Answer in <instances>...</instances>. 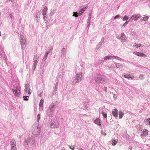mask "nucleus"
Returning a JSON list of instances; mask_svg holds the SVG:
<instances>
[{"label": "nucleus", "mask_w": 150, "mask_h": 150, "mask_svg": "<svg viewBox=\"0 0 150 150\" xmlns=\"http://www.w3.org/2000/svg\"><path fill=\"white\" fill-rule=\"evenodd\" d=\"M47 10V7H45V8H44L42 11V14L43 16L45 15L46 14Z\"/></svg>", "instance_id": "nucleus-24"}, {"label": "nucleus", "mask_w": 150, "mask_h": 150, "mask_svg": "<svg viewBox=\"0 0 150 150\" xmlns=\"http://www.w3.org/2000/svg\"><path fill=\"white\" fill-rule=\"evenodd\" d=\"M46 115L50 117L52 115L53 112L51 111L49 109H48L46 111Z\"/></svg>", "instance_id": "nucleus-15"}, {"label": "nucleus", "mask_w": 150, "mask_h": 150, "mask_svg": "<svg viewBox=\"0 0 150 150\" xmlns=\"http://www.w3.org/2000/svg\"><path fill=\"white\" fill-rule=\"evenodd\" d=\"M91 13H89V16L88 17V26L90 24L91 21Z\"/></svg>", "instance_id": "nucleus-18"}, {"label": "nucleus", "mask_w": 150, "mask_h": 150, "mask_svg": "<svg viewBox=\"0 0 150 150\" xmlns=\"http://www.w3.org/2000/svg\"><path fill=\"white\" fill-rule=\"evenodd\" d=\"M144 46V45L141 44H135L134 45H133V47H135L136 48H138L139 47H143Z\"/></svg>", "instance_id": "nucleus-19"}, {"label": "nucleus", "mask_w": 150, "mask_h": 150, "mask_svg": "<svg viewBox=\"0 0 150 150\" xmlns=\"http://www.w3.org/2000/svg\"><path fill=\"white\" fill-rule=\"evenodd\" d=\"M94 122L96 124L99 126L101 125V123L100 121V120L98 118H97L94 121Z\"/></svg>", "instance_id": "nucleus-17"}, {"label": "nucleus", "mask_w": 150, "mask_h": 150, "mask_svg": "<svg viewBox=\"0 0 150 150\" xmlns=\"http://www.w3.org/2000/svg\"><path fill=\"white\" fill-rule=\"evenodd\" d=\"M124 113L122 111H120L119 112V117L121 119L122 118L123 116L124 115Z\"/></svg>", "instance_id": "nucleus-28"}, {"label": "nucleus", "mask_w": 150, "mask_h": 150, "mask_svg": "<svg viewBox=\"0 0 150 150\" xmlns=\"http://www.w3.org/2000/svg\"><path fill=\"white\" fill-rule=\"evenodd\" d=\"M129 149H130V150H132V148L131 147H130L129 148Z\"/></svg>", "instance_id": "nucleus-58"}, {"label": "nucleus", "mask_w": 150, "mask_h": 150, "mask_svg": "<svg viewBox=\"0 0 150 150\" xmlns=\"http://www.w3.org/2000/svg\"><path fill=\"white\" fill-rule=\"evenodd\" d=\"M43 102H44V100L43 99H41L40 100L39 104V106L42 107L43 106Z\"/></svg>", "instance_id": "nucleus-30"}, {"label": "nucleus", "mask_w": 150, "mask_h": 150, "mask_svg": "<svg viewBox=\"0 0 150 150\" xmlns=\"http://www.w3.org/2000/svg\"><path fill=\"white\" fill-rule=\"evenodd\" d=\"M115 64L116 67L117 68H122L123 67V64H121L120 63H116Z\"/></svg>", "instance_id": "nucleus-20"}, {"label": "nucleus", "mask_w": 150, "mask_h": 150, "mask_svg": "<svg viewBox=\"0 0 150 150\" xmlns=\"http://www.w3.org/2000/svg\"><path fill=\"white\" fill-rule=\"evenodd\" d=\"M129 21V20L125 22L123 24V26H124V27H125V26H126L127 25Z\"/></svg>", "instance_id": "nucleus-40"}, {"label": "nucleus", "mask_w": 150, "mask_h": 150, "mask_svg": "<svg viewBox=\"0 0 150 150\" xmlns=\"http://www.w3.org/2000/svg\"><path fill=\"white\" fill-rule=\"evenodd\" d=\"M33 130L32 133L34 135L37 136L40 134V127L39 125L35 128L34 129H33Z\"/></svg>", "instance_id": "nucleus-5"}, {"label": "nucleus", "mask_w": 150, "mask_h": 150, "mask_svg": "<svg viewBox=\"0 0 150 150\" xmlns=\"http://www.w3.org/2000/svg\"><path fill=\"white\" fill-rule=\"evenodd\" d=\"M112 113L113 116L115 117H117L118 115V111L117 109H113L112 112Z\"/></svg>", "instance_id": "nucleus-12"}, {"label": "nucleus", "mask_w": 150, "mask_h": 150, "mask_svg": "<svg viewBox=\"0 0 150 150\" xmlns=\"http://www.w3.org/2000/svg\"><path fill=\"white\" fill-rule=\"evenodd\" d=\"M13 0H11V1H13Z\"/></svg>", "instance_id": "nucleus-61"}, {"label": "nucleus", "mask_w": 150, "mask_h": 150, "mask_svg": "<svg viewBox=\"0 0 150 150\" xmlns=\"http://www.w3.org/2000/svg\"><path fill=\"white\" fill-rule=\"evenodd\" d=\"M34 64L33 65L36 66L38 62V60H34Z\"/></svg>", "instance_id": "nucleus-42"}, {"label": "nucleus", "mask_w": 150, "mask_h": 150, "mask_svg": "<svg viewBox=\"0 0 150 150\" xmlns=\"http://www.w3.org/2000/svg\"><path fill=\"white\" fill-rule=\"evenodd\" d=\"M10 18H11V19H14V17L12 14H10Z\"/></svg>", "instance_id": "nucleus-45"}, {"label": "nucleus", "mask_w": 150, "mask_h": 150, "mask_svg": "<svg viewBox=\"0 0 150 150\" xmlns=\"http://www.w3.org/2000/svg\"><path fill=\"white\" fill-rule=\"evenodd\" d=\"M143 133L145 135H147L148 134V131L146 129H145L143 131Z\"/></svg>", "instance_id": "nucleus-37"}, {"label": "nucleus", "mask_w": 150, "mask_h": 150, "mask_svg": "<svg viewBox=\"0 0 150 150\" xmlns=\"http://www.w3.org/2000/svg\"><path fill=\"white\" fill-rule=\"evenodd\" d=\"M55 87L56 88L57 87V86H55Z\"/></svg>", "instance_id": "nucleus-60"}, {"label": "nucleus", "mask_w": 150, "mask_h": 150, "mask_svg": "<svg viewBox=\"0 0 150 150\" xmlns=\"http://www.w3.org/2000/svg\"><path fill=\"white\" fill-rule=\"evenodd\" d=\"M144 75H143V74H140L139 75V79H143L144 78Z\"/></svg>", "instance_id": "nucleus-38"}, {"label": "nucleus", "mask_w": 150, "mask_h": 150, "mask_svg": "<svg viewBox=\"0 0 150 150\" xmlns=\"http://www.w3.org/2000/svg\"><path fill=\"white\" fill-rule=\"evenodd\" d=\"M138 52H133V53L136 55H137V54H138Z\"/></svg>", "instance_id": "nucleus-51"}, {"label": "nucleus", "mask_w": 150, "mask_h": 150, "mask_svg": "<svg viewBox=\"0 0 150 150\" xmlns=\"http://www.w3.org/2000/svg\"><path fill=\"white\" fill-rule=\"evenodd\" d=\"M120 17V15L119 14H118L116 15L114 17V19H117L118 18Z\"/></svg>", "instance_id": "nucleus-44"}, {"label": "nucleus", "mask_w": 150, "mask_h": 150, "mask_svg": "<svg viewBox=\"0 0 150 150\" xmlns=\"http://www.w3.org/2000/svg\"><path fill=\"white\" fill-rule=\"evenodd\" d=\"M20 40L21 42V48L22 50H24L26 46V40L25 38L23 35L21 34Z\"/></svg>", "instance_id": "nucleus-4"}, {"label": "nucleus", "mask_w": 150, "mask_h": 150, "mask_svg": "<svg viewBox=\"0 0 150 150\" xmlns=\"http://www.w3.org/2000/svg\"><path fill=\"white\" fill-rule=\"evenodd\" d=\"M11 150H17L16 142L14 139H12L11 141Z\"/></svg>", "instance_id": "nucleus-7"}, {"label": "nucleus", "mask_w": 150, "mask_h": 150, "mask_svg": "<svg viewBox=\"0 0 150 150\" xmlns=\"http://www.w3.org/2000/svg\"><path fill=\"white\" fill-rule=\"evenodd\" d=\"M112 58H114L120 61H121L122 60V59L121 58L116 56H112Z\"/></svg>", "instance_id": "nucleus-29"}, {"label": "nucleus", "mask_w": 150, "mask_h": 150, "mask_svg": "<svg viewBox=\"0 0 150 150\" xmlns=\"http://www.w3.org/2000/svg\"><path fill=\"white\" fill-rule=\"evenodd\" d=\"M104 61V60L103 59H100L99 61L98 62L100 63H102Z\"/></svg>", "instance_id": "nucleus-47"}, {"label": "nucleus", "mask_w": 150, "mask_h": 150, "mask_svg": "<svg viewBox=\"0 0 150 150\" xmlns=\"http://www.w3.org/2000/svg\"><path fill=\"white\" fill-rule=\"evenodd\" d=\"M102 114L103 115V117L104 118H106L107 117V113H104V112L103 111L102 112Z\"/></svg>", "instance_id": "nucleus-35"}, {"label": "nucleus", "mask_w": 150, "mask_h": 150, "mask_svg": "<svg viewBox=\"0 0 150 150\" xmlns=\"http://www.w3.org/2000/svg\"><path fill=\"white\" fill-rule=\"evenodd\" d=\"M59 123L57 119L51 120L50 124V127L52 128H57L59 127Z\"/></svg>", "instance_id": "nucleus-3"}, {"label": "nucleus", "mask_w": 150, "mask_h": 150, "mask_svg": "<svg viewBox=\"0 0 150 150\" xmlns=\"http://www.w3.org/2000/svg\"><path fill=\"white\" fill-rule=\"evenodd\" d=\"M45 15L43 16V18L44 19H45Z\"/></svg>", "instance_id": "nucleus-55"}, {"label": "nucleus", "mask_w": 150, "mask_h": 150, "mask_svg": "<svg viewBox=\"0 0 150 150\" xmlns=\"http://www.w3.org/2000/svg\"><path fill=\"white\" fill-rule=\"evenodd\" d=\"M137 56H138L141 57H146L147 56L146 55L143 53L139 52H138Z\"/></svg>", "instance_id": "nucleus-21"}, {"label": "nucleus", "mask_w": 150, "mask_h": 150, "mask_svg": "<svg viewBox=\"0 0 150 150\" xmlns=\"http://www.w3.org/2000/svg\"><path fill=\"white\" fill-rule=\"evenodd\" d=\"M145 123L146 125H150V118L146 119L144 120Z\"/></svg>", "instance_id": "nucleus-22"}, {"label": "nucleus", "mask_w": 150, "mask_h": 150, "mask_svg": "<svg viewBox=\"0 0 150 150\" xmlns=\"http://www.w3.org/2000/svg\"><path fill=\"white\" fill-rule=\"evenodd\" d=\"M39 57H40L39 55L38 54H36L34 56V59H33V60L38 61Z\"/></svg>", "instance_id": "nucleus-27"}, {"label": "nucleus", "mask_w": 150, "mask_h": 150, "mask_svg": "<svg viewBox=\"0 0 150 150\" xmlns=\"http://www.w3.org/2000/svg\"><path fill=\"white\" fill-rule=\"evenodd\" d=\"M30 85L29 84L27 83L25 85V88L24 89V95H26L27 93H28V95L29 96L31 94V92H30L31 90L30 89Z\"/></svg>", "instance_id": "nucleus-6"}, {"label": "nucleus", "mask_w": 150, "mask_h": 150, "mask_svg": "<svg viewBox=\"0 0 150 150\" xmlns=\"http://www.w3.org/2000/svg\"><path fill=\"white\" fill-rule=\"evenodd\" d=\"M42 93H40V94H39L38 95V96H42Z\"/></svg>", "instance_id": "nucleus-54"}, {"label": "nucleus", "mask_w": 150, "mask_h": 150, "mask_svg": "<svg viewBox=\"0 0 150 150\" xmlns=\"http://www.w3.org/2000/svg\"><path fill=\"white\" fill-rule=\"evenodd\" d=\"M21 87L20 86H14L12 89V91L14 96L16 97H19L21 94Z\"/></svg>", "instance_id": "nucleus-1"}, {"label": "nucleus", "mask_w": 150, "mask_h": 150, "mask_svg": "<svg viewBox=\"0 0 150 150\" xmlns=\"http://www.w3.org/2000/svg\"><path fill=\"white\" fill-rule=\"evenodd\" d=\"M53 49L52 47L51 46L49 47L46 50V51L47 52L49 53L51 51H52Z\"/></svg>", "instance_id": "nucleus-26"}, {"label": "nucleus", "mask_w": 150, "mask_h": 150, "mask_svg": "<svg viewBox=\"0 0 150 150\" xmlns=\"http://www.w3.org/2000/svg\"><path fill=\"white\" fill-rule=\"evenodd\" d=\"M138 52H133V53L136 55H137V54H138Z\"/></svg>", "instance_id": "nucleus-52"}, {"label": "nucleus", "mask_w": 150, "mask_h": 150, "mask_svg": "<svg viewBox=\"0 0 150 150\" xmlns=\"http://www.w3.org/2000/svg\"><path fill=\"white\" fill-rule=\"evenodd\" d=\"M79 150H84L80 148L79 149Z\"/></svg>", "instance_id": "nucleus-56"}, {"label": "nucleus", "mask_w": 150, "mask_h": 150, "mask_svg": "<svg viewBox=\"0 0 150 150\" xmlns=\"http://www.w3.org/2000/svg\"><path fill=\"white\" fill-rule=\"evenodd\" d=\"M101 134L103 135H104L105 136L106 135V133H105V132H103V131H101Z\"/></svg>", "instance_id": "nucleus-50"}, {"label": "nucleus", "mask_w": 150, "mask_h": 150, "mask_svg": "<svg viewBox=\"0 0 150 150\" xmlns=\"http://www.w3.org/2000/svg\"><path fill=\"white\" fill-rule=\"evenodd\" d=\"M128 18L129 17L128 16H125L124 17L122 20L124 21H127L128 19Z\"/></svg>", "instance_id": "nucleus-34"}, {"label": "nucleus", "mask_w": 150, "mask_h": 150, "mask_svg": "<svg viewBox=\"0 0 150 150\" xmlns=\"http://www.w3.org/2000/svg\"><path fill=\"white\" fill-rule=\"evenodd\" d=\"M117 143V141L116 140H115L112 141V145H115Z\"/></svg>", "instance_id": "nucleus-32"}, {"label": "nucleus", "mask_w": 150, "mask_h": 150, "mask_svg": "<svg viewBox=\"0 0 150 150\" xmlns=\"http://www.w3.org/2000/svg\"><path fill=\"white\" fill-rule=\"evenodd\" d=\"M149 17L148 16H146L144 17L141 20H143L144 21H146L148 19Z\"/></svg>", "instance_id": "nucleus-36"}, {"label": "nucleus", "mask_w": 150, "mask_h": 150, "mask_svg": "<svg viewBox=\"0 0 150 150\" xmlns=\"http://www.w3.org/2000/svg\"><path fill=\"white\" fill-rule=\"evenodd\" d=\"M147 1H149V2H150V0H148Z\"/></svg>", "instance_id": "nucleus-59"}, {"label": "nucleus", "mask_w": 150, "mask_h": 150, "mask_svg": "<svg viewBox=\"0 0 150 150\" xmlns=\"http://www.w3.org/2000/svg\"><path fill=\"white\" fill-rule=\"evenodd\" d=\"M111 59H112V55L106 56L104 57V59L105 60Z\"/></svg>", "instance_id": "nucleus-23"}, {"label": "nucleus", "mask_w": 150, "mask_h": 150, "mask_svg": "<svg viewBox=\"0 0 150 150\" xmlns=\"http://www.w3.org/2000/svg\"><path fill=\"white\" fill-rule=\"evenodd\" d=\"M125 38L126 36L124 33H122L121 34V36L119 38L121 40L122 42H123L125 40Z\"/></svg>", "instance_id": "nucleus-14"}, {"label": "nucleus", "mask_w": 150, "mask_h": 150, "mask_svg": "<svg viewBox=\"0 0 150 150\" xmlns=\"http://www.w3.org/2000/svg\"><path fill=\"white\" fill-rule=\"evenodd\" d=\"M65 49L64 48H63L61 50V53L63 54L65 53Z\"/></svg>", "instance_id": "nucleus-41"}, {"label": "nucleus", "mask_w": 150, "mask_h": 150, "mask_svg": "<svg viewBox=\"0 0 150 150\" xmlns=\"http://www.w3.org/2000/svg\"><path fill=\"white\" fill-rule=\"evenodd\" d=\"M55 105H56L54 104V103H52V104L50 105L48 109L53 112L55 110Z\"/></svg>", "instance_id": "nucleus-11"}, {"label": "nucleus", "mask_w": 150, "mask_h": 150, "mask_svg": "<svg viewBox=\"0 0 150 150\" xmlns=\"http://www.w3.org/2000/svg\"><path fill=\"white\" fill-rule=\"evenodd\" d=\"M140 16V15L138 14L133 15L131 16L129 20V21L133 20L136 21L139 18Z\"/></svg>", "instance_id": "nucleus-10"}, {"label": "nucleus", "mask_w": 150, "mask_h": 150, "mask_svg": "<svg viewBox=\"0 0 150 150\" xmlns=\"http://www.w3.org/2000/svg\"><path fill=\"white\" fill-rule=\"evenodd\" d=\"M124 77L126 78H130L133 79L134 78V76L132 77L130 74H126L124 75Z\"/></svg>", "instance_id": "nucleus-25"}, {"label": "nucleus", "mask_w": 150, "mask_h": 150, "mask_svg": "<svg viewBox=\"0 0 150 150\" xmlns=\"http://www.w3.org/2000/svg\"><path fill=\"white\" fill-rule=\"evenodd\" d=\"M36 67V66L33 65L32 67V70H33V71H34V70L35 69Z\"/></svg>", "instance_id": "nucleus-46"}, {"label": "nucleus", "mask_w": 150, "mask_h": 150, "mask_svg": "<svg viewBox=\"0 0 150 150\" xmlns=\"http://www.w3.org/2000/svg\"><path fill=\"white\" fill-rule=\"evenodd\" d=\"M48 54H49V53H48V52H46L45 53V54L44 55L47 56V55Z\"/></svg>", "instance_id": "nucleus-53"}, {"label": "nucleus", "mask_w": 150, "mask_h": 150, "mask_svg": "<svg viewBox=\"0 0 150 150\" xmlns=\"http://www.w3.org/2000/svg\"><path fill=\"white\" fill-rule=\"evenodd\" d=\"M40 114H38L37 117V122H39L40 119Z\"/></svg>", "instance_id": "nucleus-33"}, {"label": "nucleus", "mask_w": 150, "mask_h": 150, "mask_svg": "<svg viewBox=\"0 0 150 150\" xmlns=\"http://www.w3.org/2000/svg\"><path fill=\"white\" fill-rule=\"evenodd\" d=\"M54 13V11H51L50 13V16H53Z\"/></svg>", "instance_id": "nucleus-48"}, {"label": "nucleus", "mask_w": 150, "mask_h": 150, "mask_svg": "<svg viewBox=\"0 0 150 150\" xmlns=\"http://www.w3.org/2000/svg\"><path fill=\"white\" fill-rule=\"evenodd\" d=\"M105 39V38L104 37H103L102 38L101 40V41H100V42L99 43V45H98L97 46V48H99L100 47V46L104 42Z\"/></svg>", "instance_id": "nucleus-16"}, {"label": "nucleus", "mask_w": 150, "mask_h": 150, "mask_svg": "<svg viewBox=\"0 0 150 150\" xmlns=\"http://www.w3.org/2000/svg\"><path fill=\"white\" fill-rule=\"evenodd\" d=\"M106 78H103L100 76H96L95 78V81L100 83H103L106 81Z\"/></svg>", "instance_id": "nucleus-8"}, {"label": "nucleus", "mask_w": 150, "mask_h": 150, "mask_svg": "<svg viewBox=\"0 0 150 150\" xmlns=\"http://www.w3.org/2000/svg\"><path fill=\"white\" fill-rule=\"evenodd\" d=\"M82 77V73L79 72L76 74L75 79L72 82V83L73 84H75L77 83L80 82L81 80Z\"/></svg>", "instance_id": "nucleus-2"}, {"label": "nucleus", "mask_w": 150, "mask_h": 150, "mask_svg": "<svg viewBox=\"0 0 150 150\" xmlns=\"http://www.w3.org/2000/svg\"><path fill=\"white\" fill-rule=\"evenodd\" d=\"M87 8V7H86L85 8H83L81 9L79 12V16L81 15L84 12Z\"/></svg>", "instance_id": "nucleus-13"}, {"label": "nucleus", "mask_w": 150, "mask_h": 150, "mask_svg": "<svg viewBox=\"0 0 150 150\" xmlns=\"http://www.w3.org/2000/svg\"><path fill=\"white\" fill-rule=\"evenodd\" d=\"M73 16H74L76 17H78V13L77 12H74L73 15Z\"/></svg>", "instance_id": "nucleus-39"}, {"label": "nucleus", "mask_w": 150, "mask_h": 150, "mask_svg": "<svg viewBox=\"0 0 150 150\" xmlns=\"http://www.w3.org/2000/svg\"><path fill=\"white\" fill-rule=\"evenodd\" d=\"M29 97V96H23V99L26 101H28V100Z\"/></svg>", "instance_id": "nucleus-31"}, {"label": "nucleus", "mask_w": 150, "mask_h": 150, "mask_svg": "<svg viewBox=\"0 0 150 150\" xmlns=\"http://www.w3.org/2000/svg\"><path fill=\"white\" fill-rule=\"evenodd\" d=\"M47 56L44 55L42 59V61H45L47 59Z\"/></svg>", "instance_id": "nucleus-43"}, {"label": "nucleus", "mask_w": 150, "mask_h": 150, "mask_svg": "<svg viewBox=\"0 0 150 150\" xmlns=\"http://www.w3.org/2000/svg\"><path fill=\"white\" fill-rule=\"evenodd\" d=\"M34 140L32 138H28L24 141V144L25 145H28L29 144H33L34 143Z\"/></svg>", "instance_id": "nucleus-9"}, {"label": "nucleus", "mask_w": 150, "mask_h": 150, "mask_svg": "<svg viewBox=\"0 0 150 150\" xmlns=\"http://www.w3.org/2000/svg\"><path fill=\"white\" fill-rule=\"evenodd\" d=\"M36 18H38V16H36Z\"/></svg>", "instance_id": "nucleus-57"}, {"label": "nucleus", "mask_w": 150, "mask_h": 150, "mask_svg": "<svg viewBox=\"0 0 150 150\" xmlns=\"http://www.w3.org/2000/svg\"><path fill=\"white\" fill-rule=\"evenodd\" d=\"M69 148L70 149H71L72 150H74V148H75L74 146L71 147V146H69Z\"/></svg>", "instance_id": "nucleus-49"}]
</instances>
